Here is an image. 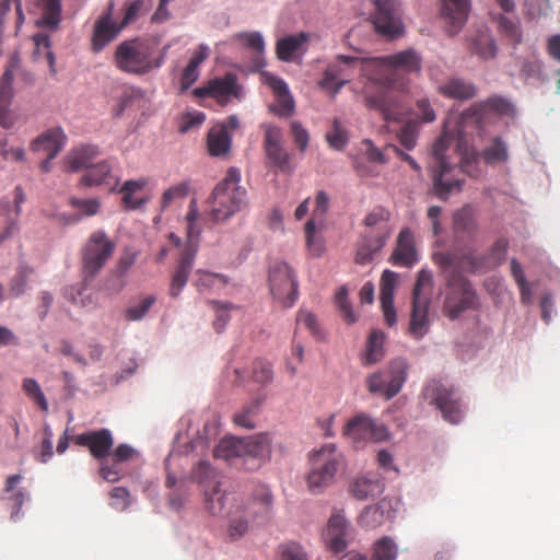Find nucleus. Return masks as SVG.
Masks as SVG:
<instances>
[{
	"label": "nucleus",
	"mask_w": 560,
	"mask_h": 560,
	"mask_svg": "<svg viewBox=\"0 0 560 560\" xmlns=\"http://www.w3.org/2000/svg\"><path fill=\"white\" fill-rule=\"evenodd\" d=\"M397 547L389 537H382L374 542L372 560H395Z\"/></svg>",
	"instance_id": "50"
},
{
	"label": "nucleus",
	"mask_w": 560,
	"mask_h": 560,
	"mask_svg": "<svg viewBox=\"0 0 560 560\" xmlns=\"http://www.w3.org/2000/svg\"><path fill=\"white\" fill-rule=\"evenodd\" d=\"M308 42V34L301 32L279 38L276 43V55L284 62L293 61L295 55L305 51V44Z\"/></svg>",
	"instance_id": "32"
},
{
	"label": "nucleus",
	"mask_w": 560,
	"mask_h": 560,
	"mask_svg": "<svg viewBox=\"0 0 560 560\" xmlns=\"http://www.w3.org/2000/svg\"><path fill=\"white\" fill-rule=\"evenodd\" d=\"M397 284V273L392 270H385L381 278V306L385 323L394 326L397 322L396 310L394 307V293Z\"/></svg>",
	"instance_id": "26"
},
{
	"label": "nucleus",
	"mask_w": 560,
	"mask_h": 560,
	"mask_svg": "<svg viewBox=\"0 0 560 560\" xmlns=\"http://www.w3.org/2000/svg\"><path fill=\"white\" fill-rule=\"evenodd\" d=\"M347 536L348 523L346 518L339 513L332 514L323 534L327 548L335 553L345 551L348 545Z\"/></svg>",
	"instance_id": "25"
},
{
	"label": "nucleus",
	"mask_w": 560,
	"mask_h": 560,
	"mask_svg": "<svg viewBox=\"0 0 560 560\" xmlns=\"http://www.w3.org/2000/svg\"><path fill=\"white\" fill-rule=\"evenodd\" d=\"M514 108L513 105L504 97L491 96L483 102L475 103L466 109L458 118L456 127L474 128L480 130L483 119L489 112H494L500 115H511Z\"/></svg>",
	"instance_id": "17"
},
{
	"label": "nucleus",
	"mask_w": 560,
	"mask_h": 560,
	"mask_svg": "<svg viewBox=\"0 0 560 560\" xmlns=\"http://www.w3.org/2000/svg\"><path fill=\"white\" fill-rule=\"evenodd\" d=\"M384 511L380 505L366 506L359 517V524L365 529H374L384 523Z\"/></svg>",
	"instance_id": "49"
},
{
	"label": "nucleus",
	"mask_w": 560,
	"mask_h": 560,
	"mask_svg": "<svg viewBox=\"0 0 560 560\" xmlns=\"http://www.w3.org/2000/svg\"><path fill=\"white\" fill-rule=\"evenodd\" d=\"M156 299L154 295H145L139 300L138 303L129 306L125 311V317L127 320L136 322L142 319L152 305L155 303Z\"/></svg>",
	"instance_id": "52"
},
{
	"label": "nucleus",
	"mask_w": 560,
	"mask_h": 560,
	"mask_svg": "<svg viewBox=\"0 0 560 560\" xmlns=\"http://www.w3.org/2000/svg\"><path fill=\"white\" fill-rule=\"evenodd\" d=\"M189 192V184L184 182L166 189L161 199L163 209L167 208L174 200L185 198Z\"/></svg>",
	"instance_id": "61"
},
{
	"label": "nucleus",
	"mask_w": 560,
	"mask_h": 560,
	"mask_svg": "<svg viewBox=\"0 0 560 560\" xmlns=\"http://www.w3.org/2000/svg\"><path fill=\"white\" fill-rule=\"evenodd\" d=\"M42 15L36 22L38 26H43L55 31L61 21V2L60 0H38Z\"/></svg>",
	"instance_id": "39"
},
{
	"label": "nucleus",
	"mask_w": 560,
	"mask_h": 560,
	"mask_svg": "<svg viewBox=\"0 0 560 560\" xmlns=\"http://www.w3.org/2000/svg\"><path fill=\"white\" fill-rule=\"evenodd\" d=\"M370 58H360L355 56L338 55L334 62H330L328 67H334L336 70V77L345 80V85L349 82L354 71H359L360 74L368 80V74L361 69V62L368 61ZM368 83L365 81L364 85Z\"/></svg>",
	"instance_id": "34"
},
{
	"label": "nucleus",
	"mask_w": 560,
	"mask_h": 560,
	"mask_svg": "<svg viewBox=\"0 0 560 560\" xmlns=\"http://www.w3.org/2000/svg\"><path fill=\"white\" fill-rule=\"evenodd\" d=\"M72 442L86 447L93 458L104 460L110 455L114 438L108 429H100L77 434L72 436Z\"/></svg>",
	"instance_id": "21"
},
{
	"label": "nucleus",
	"mask_w": 560,
	"mask_h": 560,
	"mask_svg": "<svg viewBox=\"0 0 560 560\" xmlns=\"http://www.w3.org/2000/svg\"><path fill=\"white\" fill-rule=\"evenodd\" d=\"M232 138L226 130V125L213 126L207 138V144L210 155L223 156L226 155L231 149Z\"/></svg>",
	"instance_id": "35"
},
{
	"label": "nucleus",
	"mask_w": 560,
	"mask_h": 560,
	"mask_svg": "<svg viewBox=\"0 0 560 560\" xmlns=\"http://www.w3.org/2000/svg\"><path fill=\"white\" fill-rule=\"evenodd\" d=\"M439 92L450 98L466 101L475 96L476 86L470 82L454 78L440 85Z\"/></svg>",
	"instance_id": "37"
},
{
	"label": "nucleus",
	"mask_w": 560,
	"mask_h": 560,
	"mask_svg": "<svg viewBox=\"0 0 560 560\" xmlns=\"http://www.w3.org/2000/svg\"><path fill=\"white\" fill-rule=\"evenodd\" d=\"M384 491V483L377 474L369 472L353 480L351 494L358 500L373 499Z\"/></svg>",
	"instance_id": "31"
},
{
	"label": "nucleus",
	"mask_w": 560,
	"mask_h": 560,
	"mask_svg": "<svg viewBox=\"0 0 560 560\" xmlns=\"http://www.w3.org/2000/svg\"><path fill=\"white\" fill-rule=\"evenodd\" d=\"M241 173L230 167L212 191L211 217L214 222L229 219L245 205L246 190L240 186Z\"/></svg>",
	"instance_id": "6"
},
{
	"label": "nucleus",
	"mask_w": 560,
	"mask_h": 560,
	"mask_svg": "<svg viewBox=\"0 0 560 560\" xmlns=\"http://www.w3.org/2000/svg\"><path fill=\"white\" fill-rule=\"evenodd\" d=\"M423 397L442 412L446 421L456 424L462 420L460 400L452 386L439 380H432L425 385Z\"/></svg>",
	"instance_id": "14"
},
{
	"label": "nucleus",
	"mask_w": 560,
	"mask_h": 560,
	"mask_svg": "<svg viewBox=\"0 0 560 560\" xmlns=\"http://www.w3.org/2000/svg\"><path fill=\"white\" fill-rule=\"evenodd\" d=\"M479 299L470 281L459 278L448 284L443 302V314L451 320L457 319L464 312L477 310Z\"/></svg>",
	"instance_id": "13"
},
{
	"label": "nucleus",
	"mask_w": 560,
	"mask_h": 560,
	"mask_svg": "<svg viewBox=\"0 0 560 560\" xmlns=\"http://www.w3.org/2000/svg\"><path fill=\"white\" fill-rule=\"evenodd\" d=\"M471 0H441L440 15L448 36L457 35L466 24Z\"/></svg>",
	"instance_id": "20"
},
{
	"label": "nucleus",
	"mask_w": 560,
	"mask_h": 560,
	"mask_svg": "<svg viewBox=\"0 0 560 560\" xmlns=\"http://www.w3.org/2000/svg\"><path fill=\"white\" fill-rule=\"evenodd\" d=\"M269 291L283 308L294 305L299 296V283L293 269L283 261H276L269 268Z\"/></svg>",
	"instance_id": "12"
},
{
	"label": "nucleus",
	"mask_w": 560,
	"mask_h": 560,
	"mask_svg": "<svg viewBox=\"0 0 560 560\" xmlns=\"http://www.w3.org/2000/svg\"><path fill=\"white\" fill-rule=\"evenodd\" d=\"M432 288V273L425 269L420 270L412 289L411 313L408 326V334L416 340L423 338L430 329L429 311Z\"/></svg>",
	"instance_id": "8"
},
{
	"label": "nucleus",
	"mask_w": 560,
	"mask_h": 560,
	"mask_svg": "<svg viewBox=\"0 0 560 560\" xmlns=\"http://www.w3.org/2000/svg\"><path fill=\"white\" fill-rule=\"evenodd\" d=\"M199 212L196 200H191L186 214L187 222V243L178 258L174 271L171 276L168 294L173 299H177L186 287L189 275L194 267L195 257L198 250V236L201 226L198 223Z\"/></svg>",
	"instance_id": "5"
},
{
	"label": "nucleus",
	"mask_w": 560,
	"mask_h": 560,
	"mask_svg": "<svg viewBox=\"0 0 560 560\" xmlns=\"http://www.w3.org/2000/svg\"><path fill=\"white\" fill-rule=\"evenodd\" d=\"M345 85L343 79L336 77V70L334 67H326L323 78L318 81V86L327 93L335 96L341 88Z\"/></svg>",
	"instance_id": "55"
},
{
	"label": "nucleus",
	"mask_w": 560,
	"mask_h": 560,
	"mask_svg": "<svg viewBox=\"0 0 560 560\" xmlns=\"http://www.w3.org/2000/svg\"><path fill=\"white\" fill-rule=\"evenodd\" d=\"M390 212L384 207L373 208L364 218V225L373 229L366 233L359 243L355 252V262L366 265L373 260L374 254L380 252L392 234L389 226Z\"/></svg>",
	"instance_id": "7"
},
{
	"label": "nucleus",
	"mask_w": 560,
	"mask_h": 560,
	"mask_svg": "<svg viewBox=\"0 0 560 560\" xmlns=\"http://www.w3.org/2000/svg\"><path fill=\"white\" fill-rule=\"evenodd\" d=\"M455 150L459 158L464 171L467 175L474 177L480 174L478 167L479 159H482L486 164L495 165L505 163L509 160V150L506 143L501 137H494L490 145L486 147L481 152H478L467 135V128L456 127Z\"/></svg>",
	"instance_id": "4"
},
{
	"label": "nucleus",
	"mask_w": 560,
	"mask_h": 560,
	"mask_svg": "<svg viewBox=\"0 0 560 560\" xmlns=\"http://www.w3.org/2000/svg\"><path fill=\"white\" fill-rule=\"evenodd\" d=\"M296 325L304 326L315 338H322V331L314 314L300 310L296 315Z\"/></svg>",
	"instance_id": "63"
},
{
	"label": "nucleus",
	"mask_w": 560,
	"mask_h": 560,
	"mask_svg": "<svg viewBox=\"0 0 560 560\" xmlns=\"http://www.w3.org/2000/svg\"><path fill=\"white\" fill-rule=\"evenodd\" d=\"M22 388L25 395L31 398L43 411L48 410L46 397L36 380L31 377L24 378Z\"/></svg>",
	"instance_id": "53"
},
{
	"label": "nucleus",
	"mask_w": 560,
	"mask_h": 560,
	"mask_svg": "<svg viewBox=\"0 0 560 560\" xmlns=\"http://www.w3.org/2000/svg\"><path fill=\"white\" fill-rule=\"evenodd\" d=\"M418 260L412 232L402 229L397 237L396 247L390 256L395 266L411 267Z\"/></svg>",
	"instance_id": "27"
},
{
	"label": "nucleus",
	"mask_w": 560,
	"mask_h": 560,
	"mask_svg": "<svg viewBox=\"0 0 560 560\" xmlns=\"http://www.w3.org/2000/svg\"><path fill=\"white\" fill-rule=\"evenodd\" d=\"M453 224L455 232H464L469 235L474 234L477 230L472 211L469 207H464L457 210L453 217Z\"/></svg>",
	"instance_id": "47"
},
{
	"label": "nucleus",
	"mask_w": 560,
	"mask_h": 560,
	"mask_svg": "<svg viewBox=\"0 0 560 560\" xmlns=\"http://www.w3.org/2000/svg\"><path fill=\"white\" fill-rule=\"evenodd\" d=\"M336 304L340 311V314L349 324H352L357 320V317L353 313L351 303L348 301V291L345 287L340 288L336 293Z\"/></svg>",
	"instance_id": "60"
},
{
	"label": "nucleus",
	"mask_w": 560,
	"mask_h": 560,
	"mask_svg": "<svg viewBox=\"0 0 560 560\" xmlns=\"http://www.w3.org/2000/svg\"><path fill=\"white\" fill-rule=\"evenodd\" d=\"M509 242L506 238H499L495 241V243L492 245L490 255L487 259V261H481L474 257L472 255L466 256L463 261L459 264L463 268H466L468 271H477L483 267L492 268L497 267L505 259V255L508 252Z\"/></svg>",
	"instance_id": "29"
},
{
	"label": "nucleus",
	"mask_w": 560,
	"mask_h": 560,
	"mask_svg": "<svg viewBox=\"0 0 560 560\" xmlns=\"http://www.w3.org/2000/svg\"><path fill=\"white\" fill-rule=\"evenodd\" d=\"M421 65V56L411 48L361 62V69L368 74V83L362 90L366 107L378 112L386 121H400L406 108L389 89L405 86L398 82L399 71L419 73Z\"/></svg>",
	"instance_id": "1"
},
{
	"label": "nucleus",
	"mask_w": 560,
	"mask_h": 560,
	"mask_svg": "<svg viewBox=\"0 0 560 560\" xmlns=\"http://www.w3.org/2000/svg\"><path fill=\"white\" fill-rule=\"evenodd\" d=\"M224 285L228 283V278L220 273H213L206 270L196 271L195 285L199 292H205L213 289L217 284Z\"/></svg>",
	"instance_id": "48"
},
{
	"label": "nucleus",
	"mask_w": 560,
	"mask_h": 560,
	"mask_svg": "<svg viewBox=\"0 0 560 560\" xmlns=\"http://www.w3.org/2000/svg\"><path fill=\"white\" fill-rule=\"evenodd\" d=\"M208 51L203 45L199 46L190 58L180 78L182 90L189 89L199 78V66L207 59Z\"/></svg>",
	"instance_id": "40"
},
{
	"label": "nucleus",
	"mask_w": 560,
	"mask_h": 560,
	"mask_svg": "<svg viewBox=\"0 0 560 560\" xmlns=\"http://www.w3.org/2000/svg\"><path fill=\"white\" fill-rule=\"evenodd\" d=\"M290 133L299 150L302 153H304L310 142L308 131L303 127V125L300 121L293 120L290 124Z\"/></svg>",
	"instance_id": "62"
},
{
	"label": "nucleus",
	"mask_w": 560,
	"mask_h": 560,
	"mask_svg": "<svg viewBox=\"0 0 560 560\" xmlns=\"http://www.w3.org/2000/svg\"><path fill=\"white\" fill-rule=\"evenodd\" d=\"M455 142L454 135L445 127L441 137L435 141L432 155L433 163L430 165V174L433 183V190L435 195L443 200H446L450 194L459 191L463 185V178L459 177L462 173H466L460 162L457 167L451 164L445 156V151L451 144Z\"/></svg>",
	"instance_id": "3"
},
{
	"label": "nucleus",
	"mask_w": 560,
	"mask_h": 560,
	"mask_svg": "<svg viewBox=\"0 0 560 560\" xmlns=\"http://www.w3.org/2000/svg\"><path fill=\"white\" fill-rule=\"evenodd\" d=\"M279 560H307V556L303 548L294 542L280 546Z\"/></svg>",
	"instance_id": "64"
},
{
	"label": "nucleus",
	"mask_w": 560,
	"mask_h": 560,
	"mask_svg": "<svg viewBox=\"0 0 560 560\" xmlns=\"http://www.w3.org/2000/svg\"><path fill=\"white\" fill-rule=\"evenodd\" d=\"M326 140L330 148L335 150H342L348 143V136L346 129L341 126L340 121L336 118L332 121V129L327 132Z\"/></svg>",
	"instance_id": "56"
},
{
	"label": "nucleus",
	"mask_w": 560,
	"mask_h": 560,
	"mask_svg": "<svg viewBox=\"0 0 560 560\" xmlns=\"http://www.w3.org/2000/svg\"><path fill=\"white\" fill-rule=\"evenodd\" d=\"M305 234H306V245L308 248V253L313 257H319L325 250V246L322 240H317L315 237V223L314 220L311 219L305 224Z\"/></svg>",
	"instance_id": "59"
},
{
	"label": "nucleus",
	"mask_w": 560,
	"mask_h": 560,
	"mask_svg": "<svg viewBox=\"0 0 560 560\" xmlns=\"http://www.w3.org/2000/svg\"><path fill=\"white\" fill-rule=\"evenodd\" d=\"M206 508L212 515H221L230 501V494L220 489V482H214L213 487L203 491Z\"/></svg>",
	"instance_id": "43"
},
{
	"label": "nucleus",
	"mask_w": 560,
	"mask_h": 560,
	"mask_svg": "<svg viewBox=\"0 0 560 560\" xmlns=\"http://www.w3.org/2000/svg\"><path fill=\"white\" fill-rule=\"evenodd\" d=\"M197 97H212L221 106H225L231 97L241 98L242 89L237 84V78L233 73H226L222 78H214L203 86L194 90Z\"/></svg>",
	"instance_id": "18"
},
{
	"label": "nucleus",
	"mask_w": 560,
	"mask_h": 560,
	"mask_svg": "<svg viewBox=\"0 0 560 560\" xmlns=\"http://www.w3.org/2000/svg\"><path fill=\"white\" fill-rule=\"evenodd\" d=\"M233 38L256 54L254 60L256 70L265 66V61L262 59V54L265 50V40L259 32L238 33L234 35Z\"/></svg>",
	"instance_id": "41"
},
{
	"label": "nucleus",
	"mask_w": 560,
	"mask_h": 560,
	"mask_svg": "<svg viewBox=\"0 0 560 560\" xmlns=\"http://www.w3.org/2000/svg\"><path fill=\"white\" fill-rule=\"evenodd\" d=\"M261 80L272 91L276 98V102L269 105V110L281 118L292 116L295 110V103L288 84L270 72H262Z\"/></svg>",
	"instance_id": "19"
},
{
	"label": "nucleus",
	"mask_w": 560,
	"mask_h": 560,
	"mask_svg": "<svg viewBox=\"0 0 560 560\" xmlns=\"http://www.w3.org/2000/svg\"><path fill=\"white\" fill-rule=\"evenodd\" d=\"M84 186H102L109 191H115L119 184V176L113 172L108 161H101L85 171L80 179Z\"/></svg>",
	"instance_id": "24"
},
{
	"label": "nucleus",
	"mask_w": 560,
	"mask_h": 560,
	"mask_svg": "<svg viewBox=\"0 0 560 560\" xmlns=\"http://www.w3.org/2000/svg\"><path fill=\"white\" fill-rule=\"evenodd\" d=\"M34 44L36 46L35 55L39 57L43 52L45 56L51 73L56 72L55 69V55L50 48L49 36L44 33H38L33 36Z\"/></svg>",
	"instance_id": "54"
},
{
	"label": "nucleus",
	"mask_w": 560,
	"mask_h": 560,
	"mask_svg": "<svg viewBox=\"0 0 560 560\" xmlns=\"http://www.w3.org/2000/svg\"><path fill=\"white\" fill-rule=\"evenodd\" d=\"M100 149L93 144H82L72 149L65 159V167L68 172L89 170L93 161L98 158Z\"/></svg>",
	"instance_id": "30"
},
{
	"label": "nucleus",
	"mask_w": 560,
	"mask_h": 560,
	"mask_svg": "<svg viewBox=\"0 0 560 560\" xmlns=\"http://www.w3.org/2000/svg\"><path fill=\"white\" fill-rule=\"evenodd\" d=\"M407 371L406 360L401 358L394 359L386 369L380 370L368 377V390L389 400L400 392L407 378Z\"/></svg>",
	"instance_id": "11"
},
{
	"label": "nucleus",
	"mask_w": 560,
	"mask_h": 560,
	"mask_svg": "<svg viewBox=\"0 0 560 560\" xmlns=\"http://www.w3.org/2000/svg\"><path fill=\"white\" fill-rule=\"evenodd\" d=\"M384 332L374 330L370 334L364 354L365 364L377 363L384 358Z\"/></svg>",
	"instance_id": "44"
},
{
	"label": "nucleus",
	"mask_w": 560,
	"mask_h": 560,
	"mask_svg": "<svg viewBox=\"0 0 560 560\" xmlns=\"http://www.w3.org/2000/svg\"><path fill=\"white\" fill-rule=\"evenodd\" d=\"M192 478L202 487V491L212 488L214 482H219L215 479L212 467L205 460L199 462L197 467L194 469Z\"/></svg>",
	"instance_id": "51"
},
{
	"label": "nucleus",
	"mask_w": 560,
	"mask_h": 560,
	"mask_svg": "<svg viewBox=\"0 0 560 560\" xmlns=\"http://www.w3.org/2000/svg\"><path fill=\"white\" fill-rule=\"evenodd\" d=\"M374 5L375 12L372 22L376 32L388 38L401 36L404 24L398 0H375Z\"/></svg>",
	"instance_id": "16"
},
{
	"label": "nucleus",
	"mask_w": 560,
	"mask_h": 560,
	"mask_svg": "<svg viewBox=\"0 0 560 560\" xmlns=\"http://www.w3.org/2000/svg\"><path fill=\"white\" fill-rule=\"evenodd\" d=\"M491 16L492 21L497 24L498 31L501 35L514 44H520L522 42L520 20L513 13H492Z\"/></svg>",
	"instance_id": "36"
},
{
	"label": "nucleus",
	"mask_w": 560,
	"mask_h": 560,
	"mask_svg": "<svg viewBox=\"0 0 560 560\" xmlns=\"http://www.w3.org/2000/svg\"><path fill=\"white\" fill-rule=\"evenodd\" d=\"M25 201V195L20 186L14 189V208L7 198L0 200V245L18 230V219L21 214V205Z\"/></svg>",
	"instance_id": "23"
},
{
	"label": "nucleus",
	"mask_w": 560,
	"mask_h": 560,
	"mask_svg": "<svg viewBox=\"0 0 560 560\" xmlns=\"http://www.w3.org/2000/svg\"><path fill=\"white\" fill-rule=\"evenodd\" d=\"M210 304L215 311L213 327L218 332H220L230 320L229 312L235 308V306L230 302L221 303L219 301H210Z\"/></svg>",
	"instance_id": "58"
},
{
	"label": "nucleus",
	"mask_w": 560,
	"mask_h": 560,
	"mask_svg": "<svg viewBox=\"0 0 560 560\" xmlns=\"http://www.w3.org/2000/svg\"><path fill=\"white\" fill-rule=\"evenodd\" d=\"M341 463V455L334 444H327L311 455L312 468L307 476V486L313 493L322 492L334 481Z\"/></svg>",
	"instance_id": "9"
},
{
	"label": "nucleus",
	"mask_w": 560,
	"mask_h": 560,
	"mask_svg": "<svg viewBox=\"0 0 560 560\" xmlns=\"http://www.w3.org/2000/svg\"><path fill=\"white\" fill-rule=\"evenodd\" d=\"M113 8L110 3L95 21L91 38V49L94 52L102 51L110 42H113L124 28L121 24L113 20Z\"/></svg>",
	"instance_id": "22"
},
{
	"label": "nucleus",
	"mask_w": 560,
	"mask_h": 560,
	"mask_svg": "<svg viewBox=\"0 0 560 560\" xmlns=\"http://www.w3.org/2000/svg\"><path fill=\"white\" fill-rule=\"evenodd\" d=\"M116 244L102 230L93 232L82 248V273L92 280L114 254Z\"/></svg>",
	"instance_id": "10"
},
{
	"label": "nucleus",
	"mask_w": 560,
	"mask_h": 560,
	"mask_svg": "<svg viewBox=\"0 0 560 560\" xmlns=\"http://www.w3.org/2000/svg\"><path fill=\"white\" fill-rule=\"evenodd\" d=\"M33 273L34 269L32 267L21 265L10 280L9 294L13 298L21 296L26 291L28 280Z\"/></svg>",
	"instance_id": "46"
},
{
	"label": "nucleus",
	"mask_w": 560,
	"mask_h": 560,
	"mask_svg": "<svg viewBox=\"0 0 560 560\" xmlns=\"http://www.w3.org/2000/svg\"><path fill=\"white\" fill-rule=\"evenodd\" d=\"M114 62L125 73L145 75L162 67L164 52L150 39L136 37L117 45Z\"/></svg>",
	"instance_id": "2"
},
{
	"label": "nucleus",
	"mask_w": 560,
	"mask_h": 560,
	"mask_svg": "<svg viewBox=\"0 0 560 560\" xmlns=\"http://www.w3.org/2000/svg\"><path fill=\"white\" fill-rule=\"evenodd\" d=\"M243 438H225L214 450V456L225 460L245 458Z\"/></svg>",
	"instance_id": "42"
},
{
	"label": "nucleus",
	"mask_w": 560,
	"mask_h": 560,
	"mask_svg": "<svg viewBox=\"0 0 560 560\" xmlns=\"http://www.w3.org/2000/svg\"><path fill=\"white\" fill-rule=\"evenodd\" d=\"M418 122L413 119L408 120L398 132V139L402 147L411 150L417 143Z\"/></svg>",
	"instance_id": "57"
},
{
	"label": "nucleus",
	"mask_w": 560,
	"mask_h": 560,
	"mask_svg": "<svg viewBox=\"0 0 560 560\" xmlns=\"http://www.w3.org/2000/svg\"><path fill=\"white\" fill-rule=\"evenodd\" d=\"M244 455L253 459H262L270 455L271 440L268 434L260 433L249 438H243Z\"/></svg>",
	"instance_id": "38"
},
{
	"label": "nucleus",
	"mask_w": 560,
	"mask_h": 560,
	"mask_svg": "<svg viewBox=\"0 0 560 560\" xmlns=\"http://www.w3.org/2000/svg\"><path fill=\"white\" fill-rule=\"evenodd\" d=\"M342 434L355 448H360L369 441L386 440L388 432L368 415L359 413L346 423Z\"/></svg>",
	"instance_id": "15"
},
{
	"label": "nucleus",
	"mask_w": 560,
	"mask_h": 560,
	"mask_svg": "<svg viewBox=\"0 0 560 560\" xmlns=\"http://www.w3.org/2000/svg\"><path fill=\"white\" fill-rule=\"evenodd\" d=\"M468 49L481 60L493 59L497 56V45L487 31H479L468 39Z\"/></svg>",
	"instance_id": "33"
},
{
	"label": "nucleus",
	"mask_w": 560,
	"mask_h": 560,
	"mask_svg": "<svg viewBox=\"0 0 560 560\" xmlns=\"http://www.w3.org/2000/svg\"><path fill=\"white\" fill-rule=\"evenodd\" d=\"M267 159L280 172L290 174L294 171L295 165L292 162V155L283 148V145L273 147L265 150Z\"/></svg>",
	"instance_id": "45"
},
{
	"label": "nucleus",
	"mask_w": 560,
	"mask_h": 560,
	"mask_svg": "<svg viewBox=\"0 0 560 560\" xmlns=\"http://www.w3.org/2000/svg\"><path fill=\"white\" fill-rule=\"evenodd\" d=\"M67 137L60 127H55L44 131L31 143L34 152H45L50 159H55L62 150Z\"/></svg>",
	"instance_id": "28"
}]
</instances>
